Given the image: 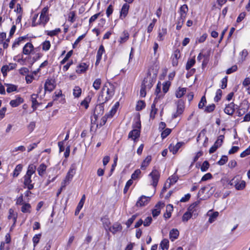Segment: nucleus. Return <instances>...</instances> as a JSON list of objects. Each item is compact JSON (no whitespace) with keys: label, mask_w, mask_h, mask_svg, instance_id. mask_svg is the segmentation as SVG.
Masks as SVG:
<instances>
[{"label":"nucleus","mask_w":250,"mask_h":250,"mask_svg":"<svg viewBox=\"0 0 250 250\" xmlns=\"http://www.w3.org/2000/svg\"><path fill=\"white\" fill-rule=\"evenodd\" d=\"M36 169V167L33 164H30L27 168L26 174L23 177V184L29 190L32 189L34 188L33 184H32L31 176L35 173Z\"/></svg>","instance_id":"obj_3"},{"label":"nucleus","mask_w":250,"mask_h":250,"mask_svg":"<svg viewBox=\"0 0 250 250\" xmlns=\"http://www.w3.org/2000/svg\"><path fill=\"white\" fill-rule=\"evenodd\" d=\"M188 11V8L187 4H184L181 6L179 11L180 16L178 18L176 23L177 30H180L182 27L186 18Z\"/></svg>","instance_id":"obj_5"},{"label":"nucleus","mask_w":250,"mask_h":250,"mask_svg":"<svg viewBox=\"0 0 250 250\" xmlns=\"http://www.w3.org/2000/svg\"><path fill=\"white\" fill-rule=\"evenodd\" d=\"M72 54V51H69L66 55H65V57L61 61V63L62 64H64L66 61L68 60V59L71 56Z\"/></svg>","instance_id":"obj_53"},{"label":"nucleus","mask_w":250,"mask_h":250,"mask_svg":"<svg viewBox=\"0 0 250 250\" xmlns=\"http://www.w3.org/2000/svg\"><path fill=\"white\" fill-rule=\"evenodd\" d=\"M185 104L183 101L179 100L177 103V110L175 113L172 114V118L175 119L180 116L184 112Z\"/></svg>","instance_id":"obj_10"},{"label":"nucleus","mask_w":250,"mask_h":250,"mask_svg":"<svg viewBox=\"0 0 250 250\" xmlns=\"http://www.w3.org/2000/svg\"><path fill=\"white\" fill-rule=\"evenodd\" d=\"M167 33V30L166 28H163L160 29L158 31V35L157 39L159 41H162L164 39V37Z\"/></svg>","instance_id":"obj_29"},{"label":"nucleus","mask_w":250,"mask_h":250,"mask_svg":"<svg viewBox=\"0 0 250 250\" xmlns=\"http://www.w3.org/2000/svg\"><path fill=\"white\" fill-rule=\"evenodd\" d=\"M209 167V163L208 161H205L203 163L201 169L202 171H206Z\"/></svg>","instance_id":"obj_58"},{"label":"nucleus","mask_w":250,"mask_h":250,"mask_svg":"<svg viewBox=\"0 0 250 250\" xmlns=\"http://www.w3.org/2000/svg\"><path fill=\"white\" fill-rule=\"evenodd\" d=\"M141 123L139 121L137 122L133 125V129L128 134V138H131L134 142L140 137L141 128Z\"/></svg>","instance_id":"obj_6"},{"label":"nucleus","mask_w":250,"mask_h":250,"mask_svg":"<svg viewBox=\"0 0 250 250\" xmlns=\"http://www.w3.org/2000/svg\"><path fill=\"white\" fill-rule=\"evenodd\" d=\"M51 46L50 42L49 41H44L42 44V49L44 51H48Z\"/></svg>","instance_id":"obj_43"},{"label":"nucleus","mask_w":250,"mask_h":250,"mask_svg":"<svg viewBox=\"0 0 250 250\" xmlns=\"http://www.w3.org/2000/svg\"><path fill=\"white\" fill-rule=\"evenodd\" d=\"M23 102L22 98L18 97L16 99L12 100L10 102V104L12 107H17Z\"/></svg>","instance_id":"obj_25"},{"label":"nucleus","mask_w":250,"mask_h":250,"mask_svg":"<svg viewBox=\"0 0 250 250\" xmlns=\"http://www.w3.org/2000/svg\"><path fill=\"white\" fill-rule=\"evenodd\" d=\"M38 97V94H33L31 96V101L32 102V107L33 110H35L39 103L38 102L37 99Z\"/></svg>","instance_id":"obj_22"},{"label":"nucleus","mask_w":250,"mask_h":250,"mask_svg":"<svg viewBox=\"0 0 250 250\" xmlns=\"http://www.w3.org/2000/svg\"><path fill=\"white\" fill-rule=\"evenodd\" d=\"M219 213L217 211H215L213 212L211 215H209V218L208 219V222L210 223H213L218 216Z\"/></svg>","instance_id":"obj_45"},{"label":"nucleus","mask_w":250,"mask_h":250,"mask_svg":"<svg viewBox=\"0 0 250 250\" xmlns=\"http://www.w3.org/2000/svg\"><path fill=\"white\" fill-rule=\"evenodd\" d=\"M250 154V146L241 154L240 156L241 158H244Z\"/></svg>","instance_id":"obj_56"},{"label":"nucleus","mask_w":250,"mask_h":250,"mask_svg":"<svg viewBox=\"0 0 250 250\" xmlns=\"http://www.w3.org/2000/svg\"><path fill=\"white\" fill-rule=\"evenodd\" d=\"M122 229V227L119 223L114 224L112 227H111L109 228V230L113 234H115L118 231H121Z\"/></svg>","instance_id":"obj_26"},{"label":"nucleus","mask_w":250,"mask_h":250,"mask_svg":"<svg viewBox=\"0 0 250 250\" xmlns=\"http://www.w3.org/2000/svg\"><path fill=\"white\" fill-rule=\"evenodd\" d=\"M56 87V82L54 79H47L44 83V90L51 92Z\"/></svg>","instance_id":"obj_11"},{"label":"nucleus","mask_w":250,"mask_h":250,"mask_svg":"<svg viewBox=\"0 0 250 250\" xmlns=\"http://www.w3.org/2000/svg\"><path fill=\"white\" fill-rule=\"evenodd\" d=\"M36 123L35 122H31L27 126V129L29 132H32L35 129Z\"/></svg>","instance_id":"obj_55"},{"label":"nucleus","mask_w":250,"mask_h":250,"mask_svg":"<svg viewBox=\"0 0 250 250\" xmlns=\"http://www.w3.org/2000/svg\"><path fill=\"white\" fill-rule=\"evenodd\" d=\"M198 205V203L197 202L193 203L188 208L187 211L190 213L192 215H196L197 214Z\"/></svg>","instance_id":"obj_21"},{"label":"nucleus","mask_w":250,"mask_h":250,"mask_svg":"<svg viewBox=\"0 0 250 250\" xmlns=\"http://www.w3.org/2000/svg\"><path fill=\"white\" fill-rule=\"evenodd\" d=\"M157 102L158 101H157V98H155V99L154 100L153 103L152 104L151 106V109L150 113V117L152 119H153L155 117V115L157 112V109L156 108V104L157 103Z\"/></svg>","instance_id":"obj_27"},{"label":"nucleus","mask_w":250,"mask_h":250,"mask_svg":"<svg viewBox=\"0 0 250 250\" xmlns=\"http://www.w3.org/2000/svg\"><path fill=\"white\" fill-rule=\"evenodd\" d=\"M177 180L178 177L176 175H173L167 180L165 186L166 187L167 184H168L167 187L169 188L171 185L175 184Z\"/></svg>","instance_id":"obj_30"},{"label":"nucleus","mask_w":250,"mask_h":250,"mask_svg":"<svg viewBox=\"0 0 250 250\" xmlns=\"http://www.w3.org/2000/svg\"><path fill=\"white\" fill-rule=\"evenodd\" d=\"M76 170V165L75 164H72L68 172L67 173L64 180H63V183L64 184V186H65L66 184L68 183L72 179L74 175L75 174Z\"/></svg>","instance_id":"obj_8"},{"label":"nucleus","mask_w":250,"mask_h":250,"mask_svg":"<svg viewBox=\"0 0 250 250\" xmlns=\"http://www.w3.org/2000/svg\"><path fill=\"white\" fill-rule=\"evenodd\" d=\"M150 199L149 197L142 195L137 201L136 206L139 207L145 206L149 203Z\"/></svg>","instance_id":"obj_13"},{"label":"nucleus","mask_w":250,"mask_h":250,"mask_svg":"<svg viewBox=\"0 0 250 250\" xmlns=\"http://www.w3.org/2000/svg\"><path fill=\"white\" fill-rule=\"evenodd\" d=\"M222 90L220 89L217 90L216 92V95L214 97V101L218 102L219 101L222 97Z\"/></svg>","instance_id":"obj_51"},{"label":"nucleus","mask_w":250,"mask_h":250,"mask_svg":"<svg viewBox=\"0 0 250 250\" xmlns=\"http://www.w3.org/2000/svg\"><path fill=\"white\" fill-rule=\"evenodd\" d=\"M230 184L234 186L237 190H242L246 187V182L238 178H234L232 179L230 182Z\"/></svg>","instance_id":"obj_9"},{"label":"nucleus","mask_w":250,"mask_h":250,"mask_svg":"<svg viewBox=\"0 0 250 250\" xmlns=\"http://www.w3.org/2000/svg\"><path fill=\"white\" fill-rule=\"evenodd\" d=\"M8 219L12 220L14 223H16L18 217V213L12 208H10L8 210Z\"/></svg>","instance_id":"obj_20"},{"label":"nucleus","mask_w":250,"mask_h":250,"mask_svg":"<svg viewBox=\"0 0 250 250\" xmlns=\"http://www.w3.org/2000/svg\"><path fill=\"white\" fill-rule=\"evenodd\" d=\"M104 52V47L103 45H101L99 48V49L97 51L96 56L102 57V56Z\"/></svg>","instance_id":"obj_62"},{"label":"nucleus","mask_w":250,"mask_h":250,"mask_svg":"<svg viewBox=\"0 0 250 250\" xmlns=\"http://www.w3.org/2000/svg\"><path fill=\"white\" fill-rule=\"evenodd\" d=\"M38 14H35L32 18V26H36L42 25L43 27L49 21V8L47 6L44 7L40 13V18L38 19Z\"/></svg>","instance_id":"obj_1"},{"label":"nucleus","mask_w":250,"mask_h":250,"mask_svg":"<svg viewBox=\"0 0 250 250\" xmlns=\"http://www.w3.org/2000/svg\"><path fill=\"white\" fill-rule=\"evenodd\" d=\"M34 46L31 42L26 43L23 47L22 53L24 55H29L34 51Z\"/></svg>","instance_id":"obj_14"},{"label":"nucleus","mask_w":250,"mask_h":250,"mask_svg":"<svg viewBox=\"0 0 250 250\" xmlns=\"http://www.w3.org/2000/svg\"><path fill=\"white\" fill-rule=\"evenodd\" d=\"M206 103V100L205 96H203L202 97L199 104H198V107L199 108H203V107L205 106V104Z\"/></svg>","instance_id":"obj_61"},{"label":"nucleus","mask_w":250,"mask_h":250,"mask_svg":"<svg viewBox=\"0 0 250 250\" xmlns=\"http://www.w3.org/2000/svg\"><path fill=\"white\" fill-rule=\"evenodd\" d=\"M248 54V51L246 49L243 50L240 53V55L241 56L242 61H243L245 60L246 57Z\"/></svg>","instance_id":"obj_64"},{"label":"nucleus","mask_w":250,"mask_h":250,"mask_svg":"<svg viewBox=\"0 0 250 250\" xmlns=\"http://www.w3.org/2000/svg\"><path fill=\"white\" fill-rule=\"evenodd\" d=\"M237 66L236 65H234L232 67L227 70L226 73L227 74H230L234 72H235L237 70Z\"/></svg>","instance_id":"obj_57"},{"label":"nucleus","mask_w":250,"mask_h":250,"mask_svg":"<svg viewBox=\"0 0 250 250\" xmlns=\"http://www.w3.org/2000/svg\"><path fill=\"white\" fill-rule=\"evenodd\" d=\"M137 217L136 215H133L131 216L130 218H129L127 222H126V225L128 228H129L133 221L135 220Z\"/></svg>","instance_id":"obj_59"},{"label":"nucleus","mask_w":250,"mask_h":250,"mask_svg":"<svg viewBox=\"0 0 250 250\" xmlns=\"http://www.w3.org/2000/svg\"><path fill=\"white\" fill-rule=\"evenodd\" d=\"M195 63V60L194 58L188 59L187 62L186 68L187 70L189 69Z\"/></svg>","instance_id":"obj_42"},{"label":"nucleus","mask_w":250,"mask_h":250,"mask_svg":"<svg viewBox=\"0 0 250 250\" xmlns=\"http://www.w3.org/2000/svg\"><path fill=\"white\" fill-rule=\"evenodd\" d=\"M215 107V104H210V105L207 106L206 107L205 111L209 113V112L213 111L214 110Z\"/></svg>","instance_id":"obj_60"},{"label":"nucleus","mask_w":250,"mask_h":250,"mask_svg":"<svg viewBox=\"0 0 250 250\" xmlns=\"http://www.w3.org/2000/svg\"><path fill=\"white\" fill-rule=\"evenodd\" d=\"M22 167H22V165H21V164L18 165L16 167L13 172V176L14 177H17L19 175L20 172L21 171V170L22 169Z\"/></svg>","instance_id":"obj_34"},{"label":"nucleus","mask_w":250,"mask_h":250,"mask_svg":"<svg viewBox=\"0 0 250 250\" xmlns=\"http://www.w3.org/2000/svg\"><path fill=\"white\" fill-rule=\"evenodd\" d=\"M236 105L231 102L227 105L224 109V112L228 115H232L235 110Z\"/></svg>","instance_id":"obj_16"},{"label":"nucleus","mask_w":250,"mask_h":250,"mask_svg":"<svg viewBox=\"0 0 250 250\" xmlns=\"http://www.w3.org/2000/svg\"><path fill=\"white\" fill-rule=\"evenodd\" d=\"M185 145V143L183 142H178L175 145H170L169 146V149L173 154H176L180 148Z\"/></svg>","instance_id":"obj_17"},{"label":"nucleus","mask_w":250,"mask_h":250,"mask_svg":"<svg viewBox=\"0 0 250 250\" xmlns=\"http://www.w3.org/2000/svg\"><path fill=\"white\" fill-rule=\"evenodd\" d=\"M61 32V30L60 28H56L54 30H50V31H47L46 34L49 36L53 37L56 35H57Z\"/></svg>","instance_id":"obj_36"},{"label":"nucleus","mask_w":250,"mask_h":250,"mask_svg":"<svg viewBox=\"0 0 250 250\" xmlns=\"http://www.w3.org/2000/svg\"><path fill=\"white\" fill-rule=\"evenodd\" d=\"M47 166L44 164H41L37 168V171L40 176H43L46 171Z\"/></svg>","instance_id":"obj_32"},{"label":"nucleus","mask_w":250,"mask_h":250,"mask_svg":"<svg viewBox=\"0 0 250 250\" xmlns=\"http://www.w3.org/2000/svg\"><path fill=\"white\" fill-rule=\"evenodd\" d=\"M17 66L16 63H9L8 64L4 65L1 68V72L4 77L7 76L8 72L14 69Z\"/></svg>","instance_id":"obj_12"},{"label":"nucleus","mask_w":250,"mask_h":250,"mask_svg":"<svg viewBox=\"0 0 250 250\" xmlns=\"http://www.w3.org/2000/svg\"><path fill=\"white\" fill-rule=\"evenodd\" d=\"M114 93V86L110 83H106L102 88L101 95L99 99L103 102H106L113 97Z\"/></svg>","instance_id":"obj_2"},{"label":"nucleus","mask_w":250,"mask_h":250,"mask_svg":"<svg viewBox=\"0 0 250 250\" xmlns=\"http://www.w3.org/2000/svg\"><path fill=\"white\" fill-rule=\"evenodd\" d=\"M165 204L164 203L159 202L155 206V208L152 210V214L154 217L158 216L160 213L161 209L164 208Z\"/></svg>","instance_id":"obj_15"},{"label":"nucleus","mask_w":250,"mask_h":250,"mask_svg":"<svg viewBox=\"0 0 250 250\" xmlns=\"http://www.w3.org/2000/svg\"><path fill=\"white\" fill-rule=\"evenodd\" d=\"M10 248L8 244L2 242L0 246V250H9Z\"/></svg>","instance_id":"obj_63"},{"label":"nucleus","mask_w":250,"mask_h":250,"mask_svg":"<svg viewBox=\"0 0 250 250\" xmlns=\"http://www.w3.org/2000/svg\"><path fill=\"white\" fill-rule=\"evenodd\" d=\"M41 236H42L41 233L36 234L33 236V237L32 238V241H33V246L34 248L39 243V242L40 240V239L41 238Z\"/></svg>","instance_id":"obj_39"},{"label":"nucleus","mask_w":250,"mask_h":250,"mask_svg":"<svg viewBox=\"0 0 250 250\" xmlns=\"http://www.w3.org/2000/svg\"><path fill=\"white\" fill-rule=\"evenodd\" d=\"M228 160V158L226 155H223L220 160L217 162L218 164L222 166L224 165Z\"/></svg>","instance_id":"obj_52"},{"label":"nucleus","mask_w":250,"mask_h":250,"mask_svg":"<svg viewBox=\"0 0 250 250\" xmlns=\"http://www.w3.org/2000/svg\"><path fill=\"white\" fill-rule=\"evenodd\" d=\"M82 93V89L79 86H75L73 89V94L75 98L79 97Z\"/></svg>","instance_id":"obj_38"},{"label":"nucleus","mask_w":250,"mask_h":250,"mask_svg":"<svg viewBox=\"0 0 250 250\" xmlns=\"http://www.w3.org/2000/svg\"><path fill=\"white\" fill-rule=\"evenodd\" d=\"M129 5L127 3H125L123 5L120 11V18L122 19H124L127 15Z\"/></svg>","instance_id":"obj_18"},{"label":"nucleus","mask_w":250,"mask_h":250,"mask_svg":"<svg viewBox=\"0 0 250 250\" xmlns=\"http://www.w3.org/2000/svg\"><path fill=\"white\" fill-rule=\"evenodd\" d=\"M186 88H181L179 87L177 90L176 91L175 95L177 98H180L182 97L186 93Z\"/></svg>","instance_id":"obj_35"},{"label":"nucleus","mask_w":250,"mask_h":250,"mask_svg":"<svg viewBox=\"0 0 250 250\" xmlns=\"http://www.w3.org/2000/svg\"><path fill=\"white\" fill-rule=\"evenodd\" d=\"M88 69V65L84 62L80 63L77 67L76 72L78 73H83L85 72Z\"/></svg>","instance_id":"obj_19"},{"label":"nucleus","mask_w":250,"mask_h":250,"mask_svg":"<svg viewBox=\"0 0 250 250\" xmlns=\"http://www.w3.org/2000/svg\"><path fill=\"white\" fill-rule=\"evenodd\" d=\"M129 38V34L126 31H124L120 36L119 42L120 44L125 42Z\"/></svg>","instance_id":"obj_23"},{"label":"nucleus","mask_w":250,"mask_h":250,"mask_svg":"<svg viewBox=\"0 0 250 250\" xmlns=\"http://www.w3.org/2000/svg\"><path fill=\"white\" fill-rule=\"evenodd\" d=\"M141 173V171L140 169H136L131 175V179L133 180H136L138 179Z\"/></svg>","instance_id":"obj_50"},{"label":"nucleus","mask_w":250,"mask_h":250,"mask_svg":"<svg viewBox=\"0 0 250 250\" xmlns=\"http://www.w3.org/2000/svg\"><path fill=\"white\" fill-rule=\"evenodd\" d=\"M7 88L6 91L8 93H11L17 90V86L15 85L7 84Z\"/></svg>","instance_id":"obj_49"},{"label":"nucleus","mask_w":250,"mask_h":250,"mask_svg":"<svg viewBox=\"0 0 250 250\" xmlns=\"http://www.w3.org/2000/svg\"><path fill=\"white\" fill-rule=\"evenodd\" d=\"M224 139V135H220L218 137L217 140L216 141V142L214 143V144L217 147H219L222 145V144L223 142Z\"/></svg>","instance_id":"obj_46"},{"label":"nucleus","mask_w":250,"mask_h":250,"mask_svg":"<svg viewBox=\"0 0 250 250\" xmlns=\"http://www.w3.org/2000/svg\"><path fill=\"white\" fill-rule=\"evenodd\" d=\"M145 105H146V104H145V103L144 101H139L138 102V103L137 104V105L136 106V109L137 111L141 110L142 109H143L144 108H145Z\"/></svg>","instance_id":"obj_44"},{"label":"nucleus","mask_w":250,"mask_h":250,"mask_svg":"<svg viewBox=\"0 0 250 250\" xmlns=\"http://www.w3.org/2000/svg\"><path fill=\"white\" fill-rule=\"evenodd\" d=\"M91 101V98L89 97H86L83 101L81 103V105L83 106L85 109H87L89 106V103Z\"/></svg>","instance_id":"obj_40"},{"label":"nucleus","mask_w":250,"mask_h":250,"mask_svg":"<svg viewBox=\"0 0 250 250\" xmlns=\"http://www.w3.org/2000/svg\"><path fill=\"white\" fill-rule=\"evenodd\" d=\"M192 216V215L188 212V211H186L182 217V221L183 222H187L191 217Z\"/></svg>","instance_id":"obj_48"},{"label":"nucleus","mask_w":250,"mask_h":250,"mask_svg":"<svg viewBox=\"0 0 250 250\" xmlns=\"http://www.w3.org/2000/svg\"><path fill=\"white\" fill-rule=\"evenodd\" d=\"M102 80L100 78L96 79L93 83V87L96 90H98L101 87Z\"/></svg>","instance_id":"obj_37"},{"label":"nucleus","mask_w":250,"mask_h":250,"mask_svg":"<svg viewBox=\"0 0 250 250\" xmlns=\"http://www.w3.org/2000/svg\"><path fill=\"white\" fill-rule=\"evenodd\" d=\"M60 97L62 98V91L59 90L55 91L53 96V100L57 101Z\"/></svg>","instance_id":"obj_47"},{"label":"nucleus","mask_w":250,"mask_h":250,"mask_svg":"<svg viewBox=\"0 0 250 250\" xmlns=\"http://www.w3.org/2000/svg\"><path fill=\"white\" fill-rule=\"evenodd\" d=\"M21 211L24 213H30L31 212V206L30 204L25 203L22 204Z\"/></svg>","instance_id":"obj_24"},{"label":"nucleus","mask_w":250,"mask_h":250,"mask_svg":"<svg viewBox=\"0 0 250 250\" xmlns=\"http://www.w3.org/2000/svg\"><path fill=\"white\" fill-rule=\"evenodd\" d=\"M171 130L169 128L165 129L161 133L162 139L166 138L171 132Z\"/></svg>","instance_id":"obj_54"},{"label":"nucleus","mask_w":250,"mask_h":250,"mask_svg":"<svg viewBox=\"0 0 250 250\" xmlns=\"http://www.w3.org/2000/svg\"><path fill=\"white\" fill-rule=\"evenodd\" d=\"M151 161V156H147L142 163L141 168L142 169H145L149 165Z\"/></svg>","instance_id":"obj_31"},{"label":"nucleus","mask_w":250,"mask_h":250,"mask_svg":"<svg viewBox=\"0 0 250 250\" xmlns=\"http://www.w3.org/2000/svg\"><path fill=\"white\" fill-rule=\"evenodd\" d=\"M148 177L150 178V185L156 188L160 178V173L158 170L156 169H153L148 175Z\"/></svg>","instance_id":"obj_7"},{"label":"nucleus","mask_w":250,"mask_h":250,"mask_svg":"<svg viewBox=\"0 0 250 250\" xmlns=\"http://www.w3.org/2000/svg\"><path fill=\"white\" fill-rule=\"evenodd\" d=\"M25 38V37H20L18 39L16 40L12 44V48L14 49L18 46L21 42L23 41Z\"/></svg>","instance_id":"obj_41"},{"label":"nucleus","mask_w":250,"mask_h":250,"mask_svg":"<svg viewBox=\"0 0 250 250\" xmlns=\"http://www.w3.org/2000/svg\"><path fill=\"white\" fill-rule=\"evenodd\" d=\"M179 235V231L177 229H173L169 232V238L172 241L177 239Z\"/></svg>","instance_id":"obj_28"},{"label":"nucleus","mask_w":250,"mask_h":250,"mask_svg":"<svg viewBox=\"0 0 250 250\" xmlns=\"http://www.w3.org/2000/svg\"><path fill=\"white\" fill-rule=\"evenodd\" d=\"M160 247L162 250H167L169 248V241L167 239H163L160 244Z\"/></svg>","instance_id":"obj_33"},{"label":"nucleus","mask_w":250,"mask_h":250,"mask_svg":"<svg viewBox=\"0 0 250 250\" xmlns=\"http://www.w3.org/2000/svg\"><path fill=\"white\" fill-rule=\"evenodd\" d=\"M154 83L153 78L150 75H147L144 78L142 83L140 92V96L145 97L146 96V92L152 87Z\"/></svg>","instance_id":"obj_4"}]
</instances>
